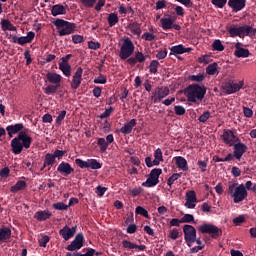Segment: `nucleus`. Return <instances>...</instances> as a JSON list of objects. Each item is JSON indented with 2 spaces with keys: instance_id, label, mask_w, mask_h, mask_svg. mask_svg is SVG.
Instances as JSON below:
<instances>
[{
  "instance_id": "nucleus-49",
  "label": "nucleus",
  "mask_w": 256,
  "mask_h": 256,
  "mask_svg": "<svg viewBox=\"0 0 256 256\" xmlns=\"http://www.w3.org/2000/svg\"><path fill=\"white\" fill-rule=\"evenodd\" d=\"M190 81H194L196 83H201V82L205 81V74L199 73L197 75H191Z\"/></svg>"
},
{
  "instance_id": "nucleus-2",
  "label": "nucleus",
  "mask_w": 256,
  "mask_h": 256,
  "mask_svg": "<svg viewBox=\"0 0 256 256\" xmlns=\"http://www.w3.org/2000/svg\"><path fill=\"white\" fill-rule=\"evenodd\" d=\"M228 195L233 197L234 203H241V201H245V199H247L248 193L245 185H239L237 182H229Z\"/></svg>"
},
{
  "instance_id": "nucleus-7",
  "label": "nucleus",
  "mask_w": 256,
  "mask_h": 256,
  "mask_svg": "<svg viewBox=\"0 0 256 256\" xmlns=\"http://www.w3.org/2000/svg\"><path fill=\"white\" fill-rule=\"evenodd\" d=\"M198 231L210 235L212 239H219L223 235V230L213 224H202L198 226Z\"/></svg>"
},
{
  "instance_id": "nucleus-55",
  "label": "nucleus",
  "mask_w": 256,
  "mask_h": 256,
  "mask_svg": "<svg viewBox=\"0 0 256 256\" xmlns=\"http://www.w3.org/2000/svg\"><path fill=\"white\" fill-rule=\"evenodd\" d=\"M209 117H211V112L206 111L204 112L199 118L198 121L200 123H207V121L209 120Z\"/></svg>"
},
{
  "instance_id": "nucleus-34",
  "label": "nucleus",
  "mask_w": 256,
  "mask_h": 256,
  "mask_svg": "<svg viewBox=\"0 0 256 256\" xmlns=\"http://www.w3.org/2000/svg\"><path fill=\"white\" fill-rule=\"evenodd\" d=\"M1 27L2 31H17V27L7 19L1 20Z\"/></svg>"
},
{
  "instance_id": "nucleus-51",
  "label": "nucleus",
  "mask_w": 256,
  "mask_h": 256,
  "mask_svg": "<svg viewBox=\"0 0 256 256\" xmlns=\"http://www.w3.org/2000/svg\"><path fill=\"white\" fill-rule=\"evenodd\" d=\"M60 71H62L63 75L65 77H71V66L70 65H60L59 66Z\"/></svg>"
},
{
  "instance_id": "nucleus-32",
  "label": "nucleus",
  "mask_w": 256,
  "mask_h": 256,
  "mask_svg": "<svg viewBox=\"0 0 256 256\" xmlns=\"http://www.w3.org/2000/svg\"><path fill=\"white\" fill-rule=\"evenodd\" d=\"M228 33H229L230 37H240V39H241V26H239L237 24H232L228 28Z\"/></svg>"
},
{
  "instance_id": "nucleus-62",
  "label": "nucleus",
  "mask_w": 256,
  "mask_h": 256,
  "mask_svg": "<svg viewBox=\"0 0 256 256\" xmlns=\"http://www.w3.org/2000/svg\"><path fill=\"white\" fill-rule=\"evenodd\" d=\"M174 111L177 115H185L186 110L185 107L181 106V105H177L174 107Z\"/></svg>"
},
{
  "instance_id": "nucleus-35",
  "label": "nucleus",
  "mask_w": 256,
  "mask_h": 256,
  "mask_svg": "<svg viewBox=\"0 0 256 256\" xmlns=\"http://www.w3.org/2000/svg\"><path fill=\"white\" fill-rule=\"evenodd\" d=\"M161 27L164 31H168V29H173V19L171 18H162L160 19Z\"/></svg>"
},
{
  "instance_id": "nucleus-16",
  "label": "nucleus",
  "mask_w": 256,
  "mask_h": 256,
  "mask_svg": "<svg viewBox=\"0 0 256 256\" xmlns=\"http://www.w3.org/2000/svg\"><path fill=\"white\" fill-rule=\"evenodd\" d=\"M83 233H79L76 235L74 240L67 246V251H77L83 247Z\"/></svg>"
},
{
  "instance_id": "nucleus-31",
  "label": "nucleus",
  "mask_w": 256,
  "mask_h": 256,
  "mask_svg": "<svg viewBox=\"0 0 256 256\" xmlns=\"http://www.w3.org/2000/svg\"><path fill=\"white\" fill-rule=\"evenodd\" d=\"M135 125H137V120L132 119L129 121V123L125 124L122 128H121V133H123L124 135H129V133H131V131H133V127H135Z\"/></svg>"
},
{
  "instance_id": "nucleus-4",
  "label": "nucleus",
  "mask_w": 256,
  "mask_h": 256,
  "mask_svg": "<svg viewBox=\"0 0 256 256\" xmlns=\"http://www.w3.org/2000/svg\"><path fill=\"white\" fill-rule=\"evenodd\" d=\"M56 27L60 37H65L66 35H73L77 31V24L73 22L66 21L64 19L58 18L53 22Z\"/></svg>"
},
{
  "instance_id": "nucleus-30",
  "label": "nucleus",
  "mask_w": 256,
  "mask_h": 256,
  "mask_svg": "<svg viewBox=\"0 0 256 256\" xmlns=\"http://www.w3.org/2000/svg\"><path fill=\"white\" fill-rule=\"evenodd\" d=\"M176 165L178 169H181V171H189V166L187 165V160L183 158V156H177L175 158Z\"/></svg>"
},
{
  "instance_id": "nucleus-45",
  "label": "nucleus",
  "mask_w": 256,
  "mask_h": 256,
  "mask_svg": "<svg viewBox=\"0 0 256 256\" xmlns=\"http://www.w3.org/2000/svg\"><path fill=\"white\" fill-rule=\"evenodd\" d=\"M213 51H225V46L221 43V40H215L212 44Z\"/></svg>"
},
{
  "instance_id": "nucleus-15",
  "label": "nucleus",
  "mask_w": 256,
  "mask_h": 256,
  "mask_svg": "<svg viewBox=\"0 0 256 256\" xmlns=\"http://www.w3.org/2000/svg\"><path fill=\"white\" fill-rule=\"evenodd\" d=\"M197 203V193L195 191L190 190L186 192V202L184 204V207L187 209H195Z\"/></svg>"
},
{
  "instance_id": "nucleus-5",
  "label": "nucleus",
  "mask_w": 256,
  "mask_h": 256,
  "mask_svg": "<svg viewBox=\"0 0 256 256\" xmlns=\"http://www.w3.org/2000/svg\"><path fill=\"white\" fill-rule=\"evenodd\" d=\"M245 87V81L240 80L239 82H235L232 79H228L222 83V89L226 95H233V93H237L241 91Z\"/></svg>"
},
{
  "instance_id": "nucleus-47",
  "label": "nucleus",
  "mask_w": 256,
  "mask_h": 256,
  "mask_svg": "<svg viewBox=\"0 0 256 256\" xmlns=\"http://www.w3.org/2000/svg\"><path fill=\"white\" fill-rule=\"evenodd\" d=\"M207 75H219V68H217V65H209L206 68Z\"/></svg>"
},
{
  "instance_id": "nucleus-54",
  "label": "nucleus",
  "mask_w": 256,
  "mask_h": 256,
  "mask_svg": "<svg viewBox=\"0 0 256 256\" xmlns=\"http://www.w3.org/2000/svg\"><path fill=\"white\" fill-rule=\"evenodd\" d=\"M246 219L247 218L245 217V215H239L238 217L234 218L232 222L234 223V225L239 226L242 223H245Z\"/></svg>"
},
{
  "instance_id": "nucleus-33",
  "label": "nucleus",
  "mask_w": 256,
  "mask_h": 256,
  "mask_svg": "<svg viewBox=\"0 0 256 256\" xmlns=\"http://www.w3.org/2000/svg\"><path fill=\"white\" fill-rule=\"evenodd\" d=\"M235 55L236 57H248L250 55L249 49L241 48V43H236L235 45Z\"/></svg>"
},
{
  "instance_id": "nucleus-58",
  "label": "nucleus",
  "mask_w": 256,
  "mask_h": 256,
  "mask_svg": "<svg viewBox=\"0 0 256 256\" xmlns=\"http://www.w3.org/2000/svg\"><path fill=\"white\" fill-rule=\"evenodd\" d=\"M50 238L47 235L42 236L39 240V246L40 247H47V243L49 242Z\"/></svg>"
},
{
  "instance_id": "nucleus-39",
  "label": "nucleus",
  "mask_w": 256,
  "mask_h": 256,
  "mask_svg": "<svg viewBox=\"0 0 256 256\" xmlns=\"http://www.w3.org/2000/svg\"><path fill=\"white\" fill-rule=\"evenodd\" d=\"M51 165H55V156L51 153H48L44 158V167H49Z\"/></svg>"
},
{
  "instance_id": "nucleus-44",
  "label": "nucleus",
  "mask_w": 256,
  "mask_h": 256,
  "mask_svg": "<svg viewBox=\"0 0 256 256\" xmlns=\"http://www.w3.org/2000/svg\"><path fill=\"white\" fill-rule=\"evenodd\" d=\"M179 235H181V232L177 228H173L172 230L169 231L168 233V238L172 239V241H175L179 239Z\"/></svg>"
},
{
  "instance_id": "nucleus-40",
  "label": "nucleus",
  "mask_w": 256,
  "mask_h": 256,
  "mask_svg": "<svg viewBox=\"0 0 256 256\" xmlns=\"http://www.w3.org/2000/svg\"><path fill=\"white\" fill-rule=\"evenodd\" d=\"M163 161V151L161 148H158L154 152V165H159Z\"/></svg>"
},
{
  "instance_id": "nucleus-14",
  "label": "nucleus",
  "mask_w": 256,
  "mask_h": 256,
  "mask_svg": "<svg viewBox=\"0 0 256 256\" xmlns=\"http://www.w3.org/2000/svg\"><path fill=\"white\" fill-rule=\"evenodd\" d=\"M81 81H83V68L79 67L75 74L72 77V80L70 82L71 88L72 89H79L81 85Z\"/></svg>"
},
{
  "instance_id": "nucleus-52",
  "label": "nucleus",
  "mask_w": 256,
  "mask_h": 256,
  "mask_svg": "<svg viewBox=\"0 0 256 256\" xmlns=\"http://www.w3.org/2000/svg\"><path fill=\"white\" fill-rule=\"evenodd\" d=\"M177 179H181V174L174 173L172 176H170L168 178L167 185H169V187H171V185H173L175 183V181H177Z\"/></svg>"
},
{
  "instance_id": "nucleus-26",
  "label": "nucleus",
  "mask_w": 256,
  "mask_h": 256,
  "mask_svg": "<svg viewBox=\"0 0 256 256\" xmlns=\"http://www.w3.org/2000/svg\"><path fill=\"white\" fill-rule=\"evenodd\" d=\"M127 29L130 31L131 35H136L137 37H141V33H143V30H141V24L137 22L128 24Z\"/></svg>"
},
{
  "instance_id": "nucleus-17",
  "label": "nucleus",
  "mask_w": 256,
  "mask_h": 256,
  "mask_svg": "<svg viewBox=\"0 0 256 256\" xmlns=\"http://www.w3.org/2000/svg\"><path fill=\"white\" fill-rule=\"evenodd\" d=\"M75 233H77V226H73L72 228H69V226L65 225L59 231V234L64 239V241H69L71 237H74Z\"/></svg>"
},
{
  "instance_id": "nucleus-21",
  "label": "nucleus",
  "mask_w": 256,
  "mask_h": 256,
  "mask_svg": "<svg viewBox=\"0 0 256 256\" xmlns=\"http://www.w3.org/2000/svg\"><path fill=\"white\" fill-rule=\"evenodd\" d=\"M23 124L22 123H18V124H14V125H9L6 127V131L8 133V137L11 139L13 138V135H17V133H21V131H23Z\"/></svg>"
},
{
  "instance_id": "nucleus-3",
  "label": "nucleus",
  "mask_w": 256,
  "mask_h": 256,
  "mask_svg": "<svg viewBox=\"0 0 256 256\" xmlns=\"http://www.w3.org/2000/svg\"><path fill=\"white\" fill-rule=\"evenodd\" d=\"M185 93L190 103H197V101H203L205 93H207V88L199 84H194L188 86Z\"/></svg>"
},
{
  "instance_id": "nucleus-41",
  "label": "nucleus",
  "mask_w": 256,
  "mask_h": 256,
  "mask_svg": "<svg viewBox=\"0 0 256 256\" xmlns=\"http://www.w3.org/2000/svg\"><path fill=\"white\" fill-rule=\"evenodd\" d=\"M103 165L97 161V159H88V169H101Z\"/></svg>"
},
{
  "instance_id": "nucleus-27",
  "label": "nucleus",
  "mask_w": 256,
  "mask_h": 256,
  "mask_svg": "<svg viewBox=\"0 0 256 256\" xmlns=\"http://www.w3.org/2000/svg\"><path fill=\"white\" fill-rule=\"evenodd\" d=\"M66 14H67V8H65V6H63L62 4H56L52 6L51 15L53 17H57L59 15H66Z\"/></svg>"
},
{
  "instance_id": "nucleus-11",
  "label": "nucleus",
  "mask_w": 256,
  "mask_h": 256,
  "mask_svg": "<svg viewBox=\"0 0 256 256\" xmlns=\"http://www.w3.org/2000/svg\"><path fill=\"white\" fill-rule=\"evenodd\" d=\"M222 140L225 145L233 147L235 143H239V137L235 136V133L231 130H225L222 134Z\"/></svg>"
},
{
  "instance_id": "nucleus-59",
  "label": "nucleus",
  "mask_w": 256,
  "mask_h": 256,
  "mask_svg": "<svg viewBox=\"0 0 256 256\" xmlns=\"http://www.w3.org/2000/svg\"><path fill=\"white\" fill-rule=\"evenodd\" d=\"M67 153L66 150H55L52 154L54 159H63V156Z\"/></svg>"
},
{
  "instance_id": "nucleus-48",
  "label": "nucleus",
  "mask_w": 256,
  "mask_h": 256,
  "mask_svg": "<svg viewBox=\"0 0 256 256\" xmlns=\"http://www.w3.org/2000/svg\"><path fill=\"white\" fill-rule=\"evenodd\" d=\"M180 219L181 223H195V216L193 214H185Z\"/></svg>"
},
{
  "instance_id": "nucleus-23",
  "label": "nucleus",
  "mask_w": 256,
  "mask_h": 256,
  "mask_svg": "<svg viewBox=\"0 0 256 256\" xmlns=\"http://www.w3.org/2000/svg\"><path fill=\"white\" fill-rule=\"evenodd\" d=\"M53 213H51V211L49 210H41V211H37L34 214V219H36V221H47V219H50L52 217Z\"/></svg>"
},
{
  "instance_id": "nucleus-57",
  "label": "nucleus",
  "mask_w": 256,
  "mask_h": 256,
  "mask_svg": "<svg viewBox=\"0 0 256 256\" xmlns=\"http://www.w3.org/2000/svg\"><path fill=\"white\" fill-rule=\"evenodd\" d=\"M212 4L218 9H223L227 5V0H212Z\"/></svg>"
},
{
  "instance_id": "nucleus-63",
  "label": "nucleus",
  "mask_w": 256,
  "mask_h": 256,
  "mask_svg": "<svg viewBox=\"0 0 256 256\" xmlns=\"http://www.w3.org/2000/svg\"><path fill=\"white\" fill-rule=\"evenodd\" d=\"M72 41L73 43H75V45L79 44V43H83V41H85V38L81 35H73L72 36Z\"/></svg>"
},
{
  "instance_id": "nucleus-20",
  "label": "nucleus",
  "mask_w": 256,
  "mask_h": 256,
  "mask_svg": "<svg viewBox=\"0 0 256 256\" xmlns=\"http://www.w3.org/2000/svg\"><path fill=\"white\" fill-rule=\"evenodd\" d=\"M256 29L251 25H242L240 26V35L241 39H245V37H255Z\"/></svg>"
},
{
  "instance_id": "nucleus-43",
  "label": "nucleus",
  "mask_w": 256,
  "mask_h": 256,
  "mask_svg": "<svg viewBox=\"0 0 256 256\" xmlns=\"http://www.w3.org/2000/svg\"><path fill=\"white\" fill-rule=\"evenodd\" d=\"M52 207L56 211H67V209H69V206L63 202H56L52 204Z\"/></svg>"
},
{
  "instance_id": "nucleus-60",
  "label": "nucleus",
  "mask_w": 256,
  "mask_h": 256,
  "mask_svg": "<svg viewBox=\"0 0 256 256\" xmlns=\"http://www.w3.org/2000/svg\"><path fill=\"white\" fill-rule=\"evenodd\" d=\"M80 2L82 3V5H84V7H88L89 9H91L95 3H97V0H80Z\"/></svg>"
},
{
  "instance_id": "nucleus-22",
  "label": "nucleus",
  "mask_w": 256,
  "mask_h": 256,
  "mask_svg": "<svg viewBox=\"0 0 256 256\" xmlns=\"http://www.w3.org/2000/svg\"><path fill=\"white\" fill-rule=\"evenodd\" d=\"M149 55H144L142 52H137L135 56L130 57L127 61L129 65H135V63H145V60Z\"/></svg>"
},
{
  "instance_id": "nucleus-36",
  "label": "nucleus",
  "mask_w": 256,
  "mask_h": 256,
  "mask_svg": "<svg viewBox=\"0 0 256 256\" xmlns=\"http://www.w3.org/2000/svg\"><path fill=\"white\" fill-rule=\"evenodd\" d=\"M27 187V182L20 180L15 183L14 186L11 187L10 191L11 193H17L18 191H23Z\"/></svg>"
},
{
  "instance_id": "nucleus-8",
  "label": "nucleus",
  "mask_w": 256,
  "mask_h": 256,
  "mask_svg": "<svg viewBox=\"0 0 256 256\" xmlns=\"http://www.w3.org/2000/svg\"><path fill=\"white\" fill-rule=\"evenodd\" d=\"M184 240L186 241L188 247H191L197 239V230L193 225L186 224L183 226Z\"/></svg>"
},
{
  "instance_id": "nucleus-19",
  "label": "nucleus",
  "mask_w": 256,
  "mask_h": 256,
  "mask_svg": "<svg viewBox=\"0 0 256 256\" xmlns=\"http://www.w3.org/2000/svg\"><path fill=\"white\" fill-rule=\"evenodd\" d=\"M58 173L60 175H64V177H67L71 175V173L75 172V169L69 164V162H61L57 167Z\"/></svg>"
},
{
  "instance_id": "nucleus-42",
  "label": "nucleus",
  "mask_w": 256,
  "mask_h": 256,
  "mask_svg": "<svg viewBox=\"0 0 256 256\" xmlns=\"http://www.w3.org/2000/svg\"><path fill=\"white\" fill-rule=\"evenodd\" d=\"M97 145L99 146L101 153H105V151H107V147H109L105 138H98Z\"/></svg>"
},
{
  "instance_id": "nucleus-29",
  "label": "nucleus",
  "mask_w": 256,
  "mask_h": 256,
  "mask_svg": "<svg viewBox=\"0 0 256 256\" xmlns=\"http://www.w3.org/2000/svg\"><path fill=\"white\" fill-rule=\"evenodd\" d=\"M122 246L124 247V249H138V251H145V249H147V246L145 245H137L128 240H123Z\"/></svg>"
},
{
  "instance_id": "nucleus-25",
  "label": "nucleus",
  "mask_w": 256,
  "mask_h": 256,
  "mask_svg": "<svg viewBox=\"0 0 256 256\" xmlns=\"http://www.w3.org/2000/svg\"><path fill=\"white\" fill-rule=\"evenodd\" d=\"M46 79L51 83L52 85H57L61 87V75L53 72H48L46 74Z\"/></svg>"
},
{
  "instance_id": "nucleus-38",
  "label": "nucleus",
  "mask_w": 256,
  "mask_h": 256,
  "mask_svg": "<svg viewBox=\"0 0 256 256\" xmlns=\"http://www.w3.org/2000/svg\"><path fill=\"white\" fill-rule=\"evenodd\" d=\"M108 24L109 27H115L116 23H119V16L116 13H110L108 15Z\"/></svg>"
},
{
  "instance_id": "nucleus-10",
  "label": "nucleus",
  "mask_w": 256,
  "mask_h": 256,
  "mask_svg": "<svg viewBox=\"0 0 256 256\" xmlns=\"http://www.w3.org/2000/svg\"><path fill=\"white\" fill-rule=\"evenodd\" d=\"M169 93H171V91L169 90V87L167 86L157 87L152 92L151 101H153V103H159V101H163V99H165V97H167Z\"/></svg>"
},
{
  "instance_id": "nucleus-12",
  "label": "nucleus",
  "mask_w": 256,
  "mask_h": 256,
  "mask_svg": "<svg viewBox=\"0 0 256 256\" xmlns=\"http://www.w3.org/2000/svg\"><path fill=\"white\" fill-rule=\"evenodd\" d=\"M232 147H234L233 155L235 159L241 161V158L247 152V145H245V143H242L241 140H239Z\"/></svg>"
},
{
  "instance_id": "nucleus-18",
  "label": "nucleus",
  "mask_w": 256,
  "mask_h": 256,
  "mask_svg": "<svg viewBox=\"0 0 256 256\" xmlns=\"http://www.w3.org/2000/svg\"><path fill=\"white\" fill-rule=\"evenodd\" d=\"M245 5H247V0H228V6L234 13L243 11V9H245Z\"/></svg>"
},
{
  "instance_id": "nucleus-56",
  "label": "nucleus",
  "mask_w": 256,
  "mask_h": 256,
  "mask_svg": "<svg viewBox=\"0 0 256 256\" xmlns=\"http://www.w3.org/2000/svg\"><path fill=\"white\" fill-rule=\"evenodd\" d=\"M174 11L178 17H185V9L182 6L173 5Z\"/></svg>"
},
{
  "instance_id": "nucleus-50",
  "label": "nucleus",
  "mask_w": 256,
  "mask_h": 256,
  "mask_svg": "<svg viewBox=\"0 0 256 256\" xmlns=\"http://www.w3.org/2000/svg\"><path fill=\"white\" fill-rule=\"evenodd\" d=\"M135 213L137 215H142V217H145L146 219H149V212L147 211V209L141 206L136 207Z\"/></svg>"
},
{
  "instance_id": "nucleus-28",
  "label": "nucleus",
  "mask_w": 256,
  "mask_h": 256,
  "mask_svg": "<svg viewBox=\"0 0 256 256\" xmlns=\"http://www.w3.org/2000/svg\"><path fill=\"white\" fill-rule=\"evenodd\" d=\"M11 239V228H0V243H7Z\"/></svg>"
},
{
  "instance_id": "nucleus-64",
  "label": "nucleus",
  "mask_w": 256,
  "mask_h": 256,
  "mask_svg": "<svg viewBox=\"0 0 256 256\" xmlns=\"http://www.w3.org/2000/svg\"><path fill=\"white\" fill-rule=\"evenodd\" d=\"M95 255L99 256L100 253L95 251V249H93V248L88 249V251L85 254L80 253V256H95Z\"/></svg>"
},
{
  "instance_id": "nucleus-1",
  "label": "nucleus",
  "mask_w": 256,
  "mask_h": 256,
  "mask_svg": "<svg viewBox=\"0 0 256 256\" xmlns=\"http://www.w3.org/2000/svg\"><path fill=\"white\" fill-rule=\"evenodd\" d=\"M32 143L33 138H31L27 132L21 131L11 140V151L14 155H21L23 149H29Z\"/></svg>"
},
{
  "instance_id": "nucleus-37",
  "label": "nucleus",
  "mask_w": 256,
  "mask_h": 256,
  "mask_svg": "<svg viewBox=\"0 0 256 256\" xmlns=\"http://www.w3.org/2000/svg\"><path fill=\"white\" fill-rule=\"evenodd\" d=\"M60 87L61 86H57V84H50L44 89V93L46 95H55Z\"/></svg>"
},
{
  "instance_id": "nucleus-6",
  "label": "nucleus",
  "mask_w": 256,
  "mask_h": 256,
  "mask_svg": "<svg viewBox=\"0 0 256 256\" xmlns=\"http://www.w3.org/2000/svg\"><path fill=\"white\" fill-rule=\"evenodd\" d=\"M134 52L135 44H133L131 38H124L119 52L120 59H123L125 61V59H129V57H131V55H133Z\"/></svg>"
},
{
  "instance_id": "nucleus-53",
  "label": "nucleus",
  "mask_w": 256,
  "mask_h": 256,
  "mask_svg": "<svg viewBox=\"0 0 256 256\" xmlns=\"http://www.w3.org/2000/svg\"><path fill=\"white\" fill-rule=\"evenodd\" d=\"M141 38L144 41H155V39H157V36H155V34L151 33V32H146L144 33Z\"/></svg>"
},
{
  "instance_id": "nucleus-61",
  "label": "nucleus",
  "mask_w": 256,
  "mask_h": 256,
  "mask_svg": "<svg viewBox=\"0 0 256 256\" xmlns=\"http://www.w3.org/2000/svg\"><path fill=\"white\" fill-rule=\"evenodd\" d=\"M88 48L93 49L94 51H96V49H101V43L94 42V41H89L88 42Z\"/></svg>"
},
{
  "instance_id": "nucleus-9",
  "label": "nucleus",
  "mask_w": 256,
  "mask_h": 256,
  "mask_svg": "<svg viewBox=\"0 0 256 256\" xmlns=\"http://www.w3.org/2000/svg\"><path fill=\"white\" fill-rule=\"evenodd\" d=\"M161 173H163V170L160 168L152 169L147 180L142 183V187H155V185H159Z\"/></svg>"
},
{
  "instance_id": "nucleus-46",
  "label": "nucleus",
  "mask_w": 256,
  "mask_h": 256,
  "mask_svg": "<svg viewBox=\"0 0 256 256\" xmlns=\"http://www.w3.org/2000/svg\"><path fill=\"white\" fill-rule=\"evenodd\" d=\"M75 164L80 167V169H89V160L85 161L81 158L75 159Z\"/></svg>"
},
{
  "instance_id": "nucleus-13",
  "label": "nucleus",
  "mask_w": 256,
  "mask_h": 256,
  "mask_svg": "<svg viewBox=\"0 0 256 256\" xmlns=\"http://www.w3.org/2000/svg\"><path fill=\"white\" fill-rule=\"evenodd\" d=\"M33 39H35V32L33 31L28 32L27 36L12 37L13 43H17L18 45H27V43H32Z\"/></svg>"
},
{
  "instance_id": "nucleus-24",
  "label": "nucleus",
  "mask_w": 256,
  "mask_h": 256,
  "mask_svg": "<svg viewBox=\"0 0 256 256\" xmlns=\"http://www.w3.org/2000/svg\"><path fill=\"white\" fill-rule=\"evenodd\" d=\"M170 51H171L172 55H183V53H190L192 51V49L186 48L185 46H183V44H179L176 46H172L170 48Z\"/></svg>"
}]
</instances>
